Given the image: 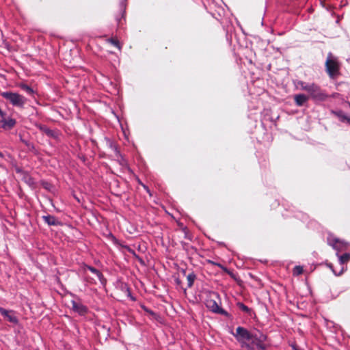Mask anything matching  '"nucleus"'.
I'll list each match as a JSON object with an SVG mask.
<instances>
[{"mask_svg": "<svg viewBox=\"0 0 350 350\" xmlns=\"http://www.w3.org/2000/svg\"><path fill=\"white\" fill-rule=\"evenodd\" d=\"M297 84L301 90L307 92L309 94V96L314 100H324L327 97L320 86L316 83H307L304 81H299Z\"/></svg>", "mask_w": 350, "mask_h": 350, "instance_id": "nucleus-1", "label": "nucleus"}, {"mask_svg": "<svg viewBox=\"0 0 350 350\" xmlns=\"http://www.w3.org/2000/svg\"><path fill=\"white\" fill-rule=\"evenodd\" d=\"M250 340L245 345L247 350H267L268 345L266 343L267 340V335L261 333H253Z\"/></svg>", "mask_w": 350, "mask_h": 350, "instance_id": "nucleus-2", "label": "nucleus"}, {"mask_svg": "<svg viewBox=\"0 0 350 350\" xmlns=\"http://www.w3.org/2000/svg\"><path fill=\"white\" fill-rule=\"evenodd\" d=\"M219 303L220 299L218 293L215 292H209L205 300V304L207 308L215 313L228 317V313L219 306Z\"/></svg>", "mask_w": 350, "mask_h": 350, "instance_id": "nucleus-3", "label": "nucleus"}, {"mask_svg": "<svg viewBox=\"0 0 350 350\" xmlns=\"http://www.w3.org/2000/svg\"><path fill=\"white\" fill-rule=\"evenodd\" d=\"M1 96L8 100L12 105L21 108L24 107L27 101V99L23 96L12 92H1Z\"/></svg>", "mask_w": 350, "mask_h": 350, "instance_id": "nucleus-4", "label": "nucleus"}, {"mask_svg": "<svg viewBox=\"0 0 350 350\" xmlns=\"http://www.w3.org/2000/svg\"><path fill=\"white\" fill-rule=\"evenodd\" d=\"M325 69L328 75L331 78H334L339 73L340 66L336 59L332 57V54H328L327 60L325 62Z\"/></svg>", "mask_w": 350, "mask_h": 350, "instance_id": "nucleus-5", "label": "nucleus"}, {"mask_svg": "<svg viewBox=\"0 0 350 350\" xmlns=\"http://www.w3.org/2000/svg\"><path fill=\"white\" fill-rule=\"evenodd\" d=\"M252 334L253 333L249 332L247 329L239 326L236 329V333L234 336L241 343V347L245 348V345L250 340Z\"/></svg>", "mask_w": 350, "mask_h": 350, "instance_id": "nucleus-6", "label": "nucleus"}, {"mask_svg": "<svg viewBox=\"0 0 350 350\" xmlns=\"http://www.w3.org/2000/svg\"><path fill=\"white\" fill-rule=\"evenodd\" d=\"M16 124V120L12 118H6L5 113L3 116L0 117V127L4 130H11L15 126Z\"/></svg>", "mask_w": 350, "mask_h": 350, "instance_id": "nucleus-7", "label": "nucleus"}, {"mask_svg": "<svg viewBox=\"0 0 350 350\" xmlns=\"http://www.w3.org/2000/svg\"><path fill=\"white\" fill-rule=\"evenodd\" d=\"M83 269L84 273H85L88 270L91 271L93 274H94L98 278V279L99 280V281L100 282V283L103 285H105L107 280L105 278L103 274L98 269H97L92 266L87 265H85L83 266Z\"/></svg>", "mask_w": 350, "mask_h": 350, "instance_id": "nucleus-8", "label": "nucleus"}, {"mask_svg": "<svg viewBox=\"0 0 350 350\" xmlns=\"http://www.w3.org/2000/svg\"><path fill=\"white\" fill-rule=\"evenodd\" d=\"M0 314L5 317L9 322L14 324L18 323V319L14 314V312L13 310H8L3 308L0 307Z\"/></svg>", "mask_w": 350, "mask_h": 350, "instance_id": "nucleus-9", "label": "nucleus"}, {"mask_svg": "<svg viewBox=\"0 0 350 350\" xmlns=\"http://www.w3.org/2000/svg\"><path fill=\"white\" fill-rule=\"evenodd\" d=\"M72 310L78 312L80 315L85 314L88 310L85 306L79 302L72 301Z\"/></svg>", "mask_w": 350, "mask_h": 350, "instance_id": "nucleus-10", "label": "nucleus"}, {"mask_svg": "<svg viewBox=\"0 0 350 350\" xmlns=\"http://www.w3.org/2000/svg\"><path fill=\"white\" fill-rule=\"evenodd\" d=\"M37 127L39 129V130L46 135L48 137H52V138H56L57 137V133L50 129L49 127H47L45 125L42 124H38Z\"/></svg>", "mask_w": 350, "mask_h": 350, "instance_id": "nucleus-11", "label": "nucleus"}, {"mask_svg": "<svg viewBox=\"0 0 350 350\" xmlns=\"http://www.w3.org/2000/svg\"><path fill=\"white\" fill-rule=\"evenodd\" d=\"M42 218L49 226H58L60 224V221L53 215H43Z\"/></svg>", "mask_w": 350, "mask_h": 350, "instance_id": "nucleus-12", "label": "nucleus"}, {"mask_svg": "<svg viewBox=\"0 0 350 350\" xmlns=\"http://www.w3.org/2000/svg\"><path fill=\"white\" fill-rule=\"evenodd\" d=\"M309 99V96L303 94H296L294 96V100L296 105L301 107L303 106Z\"/></svg>", "mask_w": 350, "mask_h": 350, "instance_id": "nucleus-13", "label": "nucleus"}, {"mask_svg": "<svg viewBox=\"0 0 350 350\" xmlns=\"http://www.w3.org/2000/svg\"><path fill=\"white\" fill-rule=\"evenodd\" d=\"M196 279V275L193 272H191L187 275V280L188 282L187 286L189 288H191L193 285V282Z\"/></svg>", "mask_w": 350, "mask_h": 350, "instance_id": "nucleus-14", "label": "nucleus"}, {"mask_svg": "<svg viewBox=\"0 0 350 350\" xmlns=\"http://www.w3.org/2000/svg\"><path fill=\"white\" fill-rule=\"evenodd\" d=\"M19 87L25 91L27 94L30 96H33L34 94V90L28 85L22 83L19 85Z\"/></svg>", "mask_w": 350, "mask_h": 350, "instance_id": "nucleus-15", "label": "nucleus"}, {"mask_svg": "<svg viewBox=\"0 0 350 350\" xmlns=\"http://www.w3.org/2000/svg\"><path fill=\"white\" fill-rule=\"evenodd\" d=\"M238 308L243 312L251 314L252 310L241 302L237 303Z\"/></svg>", "mask_w": 350, "mask_h": 350, "instance_id": "nucleus-16", "label": "nucleus"}, {"mask_svg": "<svg viewBox=\"0 0 350 350\" xmlns=\"http://www.w3.org/2000/svg\"><path fill=\"white\" fill-rule=\"evenodd\" d=\"M350 260V253H345L340 256L339 261L341 265L345 264Z\"/></svg>", "mask_w": 350, "mask_h": 350, "instance_id": "nucleus-17", "label": "nucleus"}, {"mask_svg": "<svg viewBox=\"0 0 350 350\" xmlns=\"http://www.w3.org/2000/svg\"><path fill=\"white\" fill-rule=\"evenodd\" d=\"M334 114L339 118L341 122H345L347 119H348V116H347L341 110L334 112Z\"/></svg>", "mask_w": 350, "mask_h": 350, "instance_id": "nucleus-18", "label": "nucleus"}, {"mask_svg": "<svg viewBox=\"0 0 350 350\" xmlns=\"http://www.w3.org/2000/svg\"><path fill=\"white\" fill-rule=\"evenodd\" d=\"M116 22H117V25L118 27H120L122 24V20H124V21L125 20L124 19V12H121L119 14V15L116 16Z\"/></svg>", "mask_w": 350, "mask_h": 350, "instance_id": "nucleus-19", "label": "nucleus"}, {"mask_svg": "<svg viewBox=\"0 0 350 350\" xmlns=\"http://www.w3.org/2000/svg\"><path fill=\"white\" fill-rule=\"evenodd\" d=\"M304 272V269L301 266H295L293 269V273L294 275H299Z\"/></svg>", "mask_w": 350, "mask_h": 350, "instance_id": "nucleus-20", "label": "nucleus"}, {"mask_svg": "<svg viewBox=\"0 0 350 350\" xmlns=\"http://www.w3.org/2000/svg\"><path fill=\"white\" fill-rule=\"evenodd\" d=\"M109 42L111 44H112L114 46L118 48V49H120V50L121 49L120 44L119 41L117 39L111 38V39L109 40Z\"/></svg>", "mask_w": 350, "mask_h": 350, "instance_id": "nucleus-21", "label": "nucleus"}, {"mask_svg": "<svg viewBox=\"0 0 350 350\" xmlns=\"http://www.w3.org/2000/svg\"><path fill=\"white\" fill-rule=\"evenodd\" d=\"M144 310H145L147 313H148L150 315H151V316H152V317L153 319H157V318L158 315H157V313H155V312H153L152 310H149V309H148V308H145V307H144Z\"/></svg>", "mask_w": 350, "mask_h": 350, "instance_id": "nucleus-22", "label": "nucleus"}, {"mask_svg": "<svg viewBox=\"0 0 350 350\" xmlns=\"http://www.w3.org/2000/svg\"><path fill=\"white\" fill-rule=\"evenodd\" d=\"M21 141L24 143L29 150H31V149H33L34 148V146L32 144H31L30 142L25 140V139H23L22 138H21Z\"/></svg>", "mask_w": 350, "mask_h": 350, "instance_id": "nucleus-23", "label": "nucleus"}, {"mask_svg": "<svg viewBox=\"0 0 350 350\" xmlns=\"http://www.w3.org/2000/svg\"><path fill=\"white\" fill-rule=\"evenodd\" d=\"M85 282L91 284H96L95 280L88 275L85 276Z\"/></svg>", "mask_w": 350, "mask_h": 350, "instance_id": "nucleus-24", "label": "nucleus"}, {"mask_svg": "<svg viewBox=\"0 0 350 350\" xmlns=\"http://www.w3.org/2000/svg\"><path fill=\"white\" fill-rule=\"evenodd\" d=\"M111 148L114 150L116 155H118L119 154V151L118 150V149H117L116 146H113V145L111 144Z\"/></svg>", "mask_w": 350, "mask_h": 350, "instance_id": "nucleus-25", "label": "nucleus"}, {"mask_svg": "<svg viewBox=\"0 0 350 350\" xmlns=\"http://www.w3.org/2000/svg\"><path fill=\"white\" fill-rule=\"evenodd\" d=\"M208 262L211 263L213 265H217V266L224 269V267L221 264H219V263H215V262H214L213 261H211V260H208Z\"/></svg>", "mask_w": 350, "mask_h": 350, "instance_id": "nucleus-26", "label": "nucleus"}, {"mask_svg": "<svg viewBox=\"0 0 350 350\" xmlns=\"http://www.w3.org/2000/svg\"><path fill=\"white\" fill-rule=\"evenodd\" d=\"M332 271H333L334 273L336 275H340L342 274V273L343 272V269H342V270H341L338 273H336V272H335V271H334V270H333V269H332Z\"/></svg>", "mask_w": 350, "mask_h": 350, "instance_id": "nucleus-27", "label": "nucleus"}, {"mask_svg": "<svg viewBox=\"0 0 350 350\" xmlns=\"http://www.w3.org/2000/svg\"><path fill=\"white\" fill-rule=\"evenodd\" d=\"M4 116V112L0 109V117Z\"/></svg>", "mask_w": 350, "mask_h": 350, "instance_id": "nucleus-28", "label": "nucleus"}, {"mask_svg": "<svg viewBox=\"0 0 350 350\" xmlns=\"http://www.w3.org/2000/svg\"><path fill=\"white\" fill-rule=\"evenodd\" d=\"M0 157L1 158H3L4 157V155L3 154V153L1 152H0Z\"/></svg>", "mask_w": 350, "mask_h": 350, "instance_id": "nucleus-29", "label": "nucleus"}, {"mask_svg": "<svg viewBox=\"0 0 350 350\" xmlns=\"http://www.w3.org/2000/svg\"><path fill=\"white\" fill-rule=\"evenodd\" d=\"M346 121L350 124V118L348 117V119H347Z\"/></svg>", "mask_w": 350, "mask_h": 350, "instance_id": "nucleus-30", "label": "nucleus"}, {"mask_svg": "<svg viewBox=\"0 0 350 350\" xmlns=\"http://www.w3.org/2000/svg\"><path fill=\"white\" fill-rule=\"evenodd\" d=\"M144 188L146 189V191L149 193V192H150V191H149L148 188V187H146L145 185H144Z\"/></svg>", "mask_w": 350, "mask_h": 350, "instance_id": "nucleus-31", "label": "nucleus"}, {"mask_svg": "<svg viewBox=\"0 0 350 350\" xmlns=\"http://www.w3.org/2000/svg\"><path fill=\"white\" fill-rule=\"evenodd\" d=\"M176 282H177V284H180V281L178 279H177V280H176Z\"/></svg>", "mask_w": 350, "mask_h": 350, "instance_id": "nucleus-32", "label": "nucleus"}, {"mask_svg": "<svg viewBox=\"0 0 350 350\" xmlns=\"http://www.w3.org/2000/svg\"><path fill=\"white\" fill-rule=\"evenodd\" d=\"M349 107H350V103H349Z\"/></svg>", "mask_w": 350, "mask_h": 350, "instance_id": "nucleus-33", "label": "nucleus"}]
</instances>
